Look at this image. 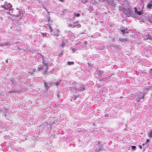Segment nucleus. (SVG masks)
Instances as JSON below:
<instances>
[{
  "label": "nucleus",
  "mask_w": 152,
  "mask_h": 152,
  "mask_svg": "<svg viewBox=\"0 0 152 152\" xmlns=\"http://www.w3.org/2000/svg\"><path fill=\"white\" fill-rule=\"evenodd\" d=\"M38 54L42 56L43 60L42 65H39L38 66V71H43L44 74H45L48 71L47 69L53 65V63L50 61H47L45 59V58L43 56L39 53Z\"/></svg>",
  "instance_id": "obj_1"
},
{
  "label": "nucleus",
  "mask_w": 152,
  "mask_h": 152,
  "mask_svg": "<svg viewBox=\"0 0 152 152\" xmlns=\"http://www.w3.org/2000/svg\"><path fill=\"white\" fill-rule=\"evenodd\" d=\"M12 13V15L15 16L17 19H20L22 18L23 15V11L22 10L16 8L13 10H12L11 12V14Z\"/></svg>",
  "instance_id": "obj_2"
},
{
  "label": "nucleus",
  "mask_w": 152,
  "mask_h": 152,
  "mask_svg": "<svg viewBox=\"0 0 152 152\" xmlns=\"http://www.w3.org/2000/svg\"><path fill=\"white\" fill-rule=\"evenodd\" d=\"M1 6L6 10H8L7 12L9 14H11V12L12 11L13 9H11V8L12 7V5L10 3H7L6 2L4 3V5H2Z\"/></svg>",
  "instance_id": "obj_3"
},
{
  "label": "nucleus",
  "mask_w": 152,
  "mask_h": 152,
  "mask_svg": "<svg viewBox=\"0 0 152 152\" xmlns=\"http://www.w3.org/2000/svg\"><path fill=\"white\" fill-rule=\"evenodd\" d=\"M146 93L145 92H140L135 95V97L136 98L135 101L138 102H139L140 100L141 99H143L144 96L146 95Z\"/></svg>",
  "instance_id": "obj_4"
},
{
  "label": "nucleus",
  "mask_w": 152,
  "mask_h": 152,
  "mask_svg": "<svg viewBox=\"0 0 152 152\" xmlns=\"http://www.w3.org/2000/svg\"><path fill=\"white\" fill-rule=\"evenodd\" d=\"M124 12L127 17L132 16V11L130 8H124L122 9Z\"/></svg>",
  "instance_id": "obj_5"
},
{
  "label": "nucleus",
  "mask_w": 152,
  "mask_h": 152,
  "mask_svg": "<svg viewBox=\"0 0 152 152\" xmlns=\"http://www.w3.org/2000/svg\"><path fill=\"white\" fill-rule=\"evenodd\" d=\"M77 84H76L75 82H73L70 85L69 88L71 91L74 92H76L77 90Z\"/></svg>",
  "instance_id": "obj_6"
},
{
  "label": "nucleus",
  "mask_w": 152,
  "mask_h": 152,
  "mask_svg": "<svg viewBox=\"0 0 152 152\" xmlns=\"http://www.w3.org/2000/svg\"><path fill=\"white\" fill-rule=\"evenodd\" d=\"M77 45L79 49H82L86 47V42H83L78 43Z\"/></svg>",
  "instance_id": "obj_7"
},
{
  "label": "nucleus",
  "mask_w": 152,
  "mask_h": 152,
  "mask_svg": "<svg viewBox=\"0 0 152 152\" xmlns=\"http://www.w3.org/2000/svg\"><path fill=\"white\" fill-rule=\"evenodd\" d=\"M60 34V32L59 30L57 29H55L53 30V35L54 36H56V40H57L58 38H57L59 36Z\"/></svg>",
  "instance_id": "obj_8"
},
{
  "label": "nucleus",
  "mask_w": 152,
  "mask_h": 152,
  "mask_svg": "<svg viewBox=\"0 0 152 152\" xmlns=\"http://www.w3.org/2000/svg\"><path fill=\"white\" fill-rule=\"evenodd\" d=\"M142 37L145 39H150L152 40V37L149 34H144L142 35Z\"/></svg>",
  "instance_id": "obj_9"
},
{
  "label": "nucleus",
  "mask_w": 152,
  "mask_h": 152,
  "mask_svg": "<svg viewBox=\"0 0 152 152\" xmlns=\"http://www.w3.org/2000/svg\"><path fill=\"white\" fill-rule=\"evenodd\" d=\"M98 147L99 148H96L95 150L96 152H100L105 150V149L103 148V145H100Z\"/></svg>",
  "instance_id": "obj_10"
},
{
  "label": "nucleus",
  "mask_w": 152,
  "mask_h": 152,
  "mask_svg": "<svg viewBox=\"0 0 152 152\" xmlns=\"http://www.w3.org/2000/svg\"><path fill=\"white\" fill-rule=\"evenodd\" d=\"M77 91H83L85 89V86L83 84H79L78 87L77 86Z\"/></svg>",
  "instance_id": "obj_11"
},
{
  "label": "nucleus",
  "mask_w": 152,
  "mask_h": 152,
  "mask_svg": "<svg viewBox=\"0 0 152 152\" xmlns=\"http://www.w3.org/2000/svg\"><path fill=\"white\" fill-rule=\"evenodd\" d=\"M44 83L45 88L47 90L50 88L51 85H53V83H48L47 82H45Z\"/></svg>",
  "instance_id": "obj_12"
},
{
  "label": "nucleus",
  "mask_w": 152,
  "mask_h": 152,
  "mask_svg": "<svg viewBox=\"0 0 152 152\" xmlns=\"http://www.w3.org/2000/svg\"><path fill=\"white\" fill-rule=\"evenodd\" d=\"M73 27H80L81 26V25L78 23V22H73Z\"/></svg>",
  "instance_id": "obj_13"
},
{
  "label": "nucleus",
  "mask_w": 152,
  "mask_h": 152,
  "mask_svg": "<svg viewBox=\"0 0 152 152\" xmlns=\"http://www.w3.org/2000/svg\"><path fill=\"white\" fill-rule=\"evenodd\" d=\"M134 12L139 15H141L143 13L142 10L139 11L136 8H134Z\"/></svg>",
  "instance_id": "obj_14"
},
{
  "label": "nucleus",
  "mask_w": 152,
  "mask_h": 152,
  "mask_svg": "<svg viewBox=\"0 0 152 152\" xmlns=\"http://www.w3.org/2000/svg\"><path fill=\"white\" fill-rule=\"evenodd\" d=\"M41 35L43 37H49L50 35L49 34L47 33H41Z\"/></svg>",
  "instance_id": "obj_15"
},
{
  "label": "nucleus",
  "mask_w": 152,
  "mask_h": 152,
  "mask_svg": "<svg viewBox=\"0 0 152 152\" xmlns=\"http://www.w3.org/2000/svg\"><path fill=\"white\" fill-rule=\"evenodd\" d=\"M152 4H151V0L147 4L146 7L148 9H151L152 8Z\"/></svg>",
  "instance_id": "obj_16"
},
{
  "label": "nucleus",
  "mask_w": 152,
  "mask_h": 152,
  "mask_svg": "<svg viewBox=\"0 0 152 152\" xmlns=\"http://www.w3.org/2000/svg\"><path fill=\"white\" fill-rule=\"evenodd\" d=\"M121 32L123 33L124 35L126 33H127L128 32H127V28H124L120 30Z\"/></svg>",
  "instance_id": "obj_17"
},
{
  "label": "nucleus",
  "mask_w": 152,
  "mask_h": 152,
  "mask_svg": "<svg viewBox=\"0 0 152 152\" xmlns=\"http://www.w3.org/2000/svg\"><path fill=\"white\" fill-rule=\"evenodd\" d=\"M10 81L11 82V85H14V86H15V85L16 84V82H15V80H14V79H11L10 80Z\"/></svg>",
  "instance_id": "obj_18"
},
{
  "label": "nucleus",
  "mask_w": 152,
  "mask_h": 152,
  "mask_svg": "<svg viewBox=\"0 0 152 152\" xmlns=\"http://www.w3.org/2000/svg\"><path fill=\"white\" fill-rule=\"evenodd\" d=\"M122 42H125L127 41V39L126 38L119 39L118 40Z\"/></svg>",
  "instance_id": "obj_19"
},
{
  "label": "nucleus",
  "mask_w": 152,
  "mask_h": 152,
  "mask_svg": "<svg viewBox=\"0 0 152 152\" xmlns=\"http://www.w3.org/2000/svg\"><path fill=\"white\" fill-rule=\"evenodd\" d=\"M103 71H99L97 72V74L99 76H101L103 73Z\"/></svg>",
  "instance_id": "obj_20"
},
{
  "label": "nucleus",
  "mask_w": 152,
  "mask_h": 152,
  "mask_svg": "<svg viewBox=\"0 0 152 152\" xmlns=\"http://www.w3.org/2000/svg\"><path fill=\"white\" fill-rule=\"evenodd\" d=\"M0 129H2V130L5 131L6 129V128L3 126L0 123Z\"/></svg>",
  "instance_id": "obj_21"
},
{
  "label": "nucleus",
  "mask_w": 152,
  "mask_h": 152,
  "mask_svg": "<svg viewBox=\"0 0 152 152\" xmlns=\"http://www.w3.org/2000/svg\"><path fill=\"white\" fill-rule=\"evenodd\" d=\"M148 137H152V129H151V130L149 132L148 134Z\"/></svg>",
  "instance_id": "obj_22"
},
{
  "label": "nucleus",
  "mask_w": 152,
  "mask_h": 152,
  "mask_svg": "<svg viewBox=\"0 0 152 152\" xmlns=\"http://www.w3.org/2000/svg\"><path fill=\"white\" fill-rule=\"evenodd\" d=\"M18 90H13V91H10L8 92V93H18Z\"/></svg>",
  "instance_id": "obj_23"
},
{
  "label": "nucleus",
  "mask_w": 152,
  "mask_h": 152,
  "mask_svg": "<svg viewBox=\"0 0 152 152\" xmlns=\"http://www.w3.org/2000/svg\"><path fill=\"white\" fill-rule=\"evenodd\" d=\"M9 42H5L3 43H1L0 45L1 46H5L8 44Z\"/></svg>",
  "instance_id": "obj_24"
},
{
  "label": "nucleus",
  "mask_w": 152,
  "mask_h": 152,
  "mask_svg": "<svg viewBox=\"0 0 152 152\" xmlns=\"http://www.w3.org/2000/svg\"><path fill=\"white\" fill-rule=\"evenodd\" d=\"M74 62L73 61H68L67 62V64L68 65H73L74 64Z\"/></svg>",
  "instance_id": "obj_25"
},
{
  "label": "nucleus",
  "mask_w": 152,
  "mask_h": 152,
  "mask_svg": "<svg viewBox=\"0 0 152 152\" xmlns=\"http://www.w3.org/2000/svg\"><path fill=\"white\" fill-rule=\"evenodd\" d=\"M148 19V21L152 23V17H151V16L149 17Z\"/></svg>",
  "instance_id": "obj_26"
},
{
  "label": "nucleus",
  "mask_w": 152,
  "mask_h": 152,
  "mask_svg": "<svg viewBox=\"0 0 152 152\" xmlns=\"http://www.w3.org/2000/svg\"><path fill=\"white\" fill-rule=\"evenodd\" d=\"M106 48L105 46H102L101 47L99 48H98V50H104V49H105Z\"/></svg>",
  "instance_id": "obj_27"
},
{
  "label": "nucleus",
  "mask_w": 152,
  "mask_h": 152,
  "mask_svg": "<svg viewBox=\"0 0 152 152\" xmlns=\"http://www.w3.org/2000/svg\"><path fill=\"white\" fill-rule=\"evenodd\" d=\"M61 80H60L57 81L55 83V85L57 86L59 84L61 83Z\"/></svg>",
  "instance_id": "obj_28"
},
{
  "label": "nucleus",
  "mask_w": 152,
  "mask_h": 152,
  "mask_svg": "<svg viewBox=\"0 0 152 152\" xmlns=\"http://www.w3.org/2000/svg\"><path fill=\"white\" fill-rule=\"evenodd\" d=\"M73 22L71 23L68 24V26L69 27H71L73 28Z\"/></svg>",
  "instance_id": "obj_29"
},
{
  "label": "nucleus",
  "mask_w": 152,
  "mask_h": 152,
  "mask_svg": "<svg viewBox=\"0 0 152 152\" xmlns=\"http://www.w3.org/2000/svg\"><path fill=\"white\" fill-rule=\"evenodd\" d=\"M80 14H79V13H76L75 15V16L77 17H79L80 16Z\"/></svg>",
  "instance_id": "obj_30"
},
{
  "label": "nucleus",
  "mask_w": 152,
  "mask_h": 152,
  "mask_svg": "<svg viewBox=\"0 0 152 152\" xmlns=\"http://www.w3.org/2000/svg\"><path fill=\"white\" fill-rule=\"evenodd\" d=\"M71 49L72 50V52L73 53H74L75 51L77 50V49H76L74 48H72Z\"/></svg>",
  "instance_id": "obj_31"
},
{
  "label": "nucleus",
  "mask_w": 152,
  "mask_h": 152,
  "mask_svg": "<svg viewBox=\"0 0 152 152\" xmlns=\"http://www.w3.org/2000/svg\"><path fill=\"white\" fill-rule=\"evenodd\" d=\"M131 147H132V148L133 150H134L136 148V146H131Z\"/></svg>",
  "instance_id": "obj_32"
},
{
  "label": "nucleus",
  "mask_w": 152,
  "mask_h": 152,
  "mask_svg": "<svg viewBox=\"0 0 152 152\" xmlns=\"http://www.w3.org/2000/svg\"><path fill=\"white\" fill-rule=\"evenodd\" d=\"M112 47H115L116 48H118V45H111V46Z\"/></svg>",
  "instance_id": "obj_33"
},
{
  "label": "nucleus",
  "mask_w": 152,
  "mask_h": 152,
  "mask_svg": "<svg viewBox=\"0 0 152 152\" xmlns=\"http://www.w3.org/2000/svg\"><path fill=\"white\" fill-rule=\"evenodd\" d=\"M112 47H115L116 48H118V45H111V46Z\"/></svg>",
  "instance_id": "obj_34"
},
{
  "label": "nucleus",
  "mask_w": 152,
  "mask_h": 152,
  "mask_svg": "<svg viewBox=\"0 0 152 152\" xmlns=\"http://www.w3.org/2000/svg\"><path fill=\"white\" fill-rule=\"evenodd\" d=\"M77 96H73V99H74V100H75L76 99V98H77Z\"/></svg>",
  "instance_id": "obj_35"
},
{
  "label": "nucleus",
  "mask_w": 152,
  "mask_h": 152,
  "mask_svg": "<svg viewBox=\"0 0 152 152\" xmlns=\"http://www.w3.org/2000/svg\"><path fill=\"white\" fill-rule=\"evenodd\" d=\"M65 45V43H63L61 44L60 45L61 47H63Z\"/></svg>",
  "instance_id": "obj_36"
},
{
  "label": "nucleus",
  "mask_w": 152,
  "mask_h": 152,
  "mask_svg": "<svg viewBox=\"0 0 152 152\" xmlns=\"http://www.w3.org/2000/svg\"><path fill=\"white\" fill-rule=\"evenodd\" d=\"M63 53L62 51H61V53H60L59 54V55H58V56H61L62 55H63Z\"/></svg>",
  "instance_id": "obj_37"
},
{
  "label": "nucleus",
  "mask_w": 152,
  "mask_h": 152,
  "mask_svg": "<svg viewBox=\"0 0 152 152\" xmlns=\"http://www.w3.org/2000/svg\"><path fill=\"white\" fill-rule=\"evenodd\" d=\"M150 88H149V87H148V88L146 87L145 88V90H146L147 91H148Z\"/></svg>",
  "instance_id": "obj_38"
},
{
  "label": "nucleus",
  "mask_w": 152,
  "mask_h": 152,
  "mask_svg": "<svg viewBox=\"0 0 152 152\" xmlns=\"http://www.w3.org/2000/svg\"><path fill=\"white\" fill-rule=\"evenodd\" d=\"M92 10V8H91V7H89V9H88V10L89 11H91V10Z\"/></svg>",
  "instance_id": "obj_39"
},
{
  "label": "nucleus",
  "mask_w": 152,
  "mask_h": 152,
  "mask_svg": "<svg viewBox=\"0 0 152 152\" xmlns=\"http://www.w3.org/2000/svg\"><path fill=\"white\" fill-rule=\"evenodd\" d=\"M50 31L51 33H52V32L53 33V30L52 28H51V29L50 30Z\"/></svg>",
  "instance_id": "obj_40"
},
{
  "label": "nucleus",
  "mask_w": 152,
  "mask_h": 152,
  "mask_svg": "<svg viewBox=\"0 0 152 152\" xmlns=\"http://www.w3.org/2000/svg\"><path fill=\"white\" fill-rule=\"evenodd\" d=\"M101 143V141H99V142L97 144V145H101L100 144Z\"/></svg>",
  "instance_id": "obj_41"
},
{
  "label": "nucleus",
  "mask_w": 152,
  "mask_h": 152,
  "mask_svg": "<svg viewBox=\"0 0 152 152\" xmlns=\"http://www.w3.org/2000/svg\"><path fill=\"white\" fill-rule=\"evenodd\" d=\"M139 148H140V149H141L142 148V145H139Z\"/></svg>",
  "instance_id": "obj_42"
},
{
  "label": "nucleus",
  "mask_w": 152,
  "mask_h": 152,
  "mask_svg": "<svg viewBox=\"0 0 152 152\" xmlns=\"http://www.w3.org/2000/svg\"><path fill=\"white\" fill-rule=\"evenodd\" d=\"M149 73H152V68L150 69V71Z\"/></svg>",
  "instance_id": "obj_43"
},
{
  "label": "nucleus",
  "mask_w": 152,
  "mask_h": 152,
  "mask_svg": "<svg viewBox=\"0 0 152 152\" xmlns=\"http://www.w3.org/2000/svg\"><path fill=\"white\" fill-rule=\"evenodd\" d=\"M109 115L108 114H105V117H108V116Z\"/></svg>",
  "instance_id": "obj_44"
},
{
  "label": "nucleus",
  "mask_w": 152,
  "mask_h": 152,
  "mask_svg": "<svg viewBox=\"0 0 152 152\" xmlns=\"http://www.w3.org/2000/svg\"><path fill=\"white\" fill-rule=\"evenodd\" d=\"M49 29H50V30L51 28H52L51 26L50 25H49Z\"/></svg>",
  "instance_id": "obj_45"
},
{
  "label": "nucleus",
  "mask_w": 152,
  "mask_h": 152,
  "mask_svg": "<svg viewBox=\"0 0 152 152\" xmlns=\"http://www.w3.org/2000/svg\"><path fill=\"white\" fill-rule=\"evenodd\" d=\"M87 2V1L86 0L85 1H84V2H83V1H82V2L83 4H85V2Z\"/></svg>",
  "instance_id": "obj_46"
},
{
  "label": "nucleus",
  "mask_w": 152,
  "mask_h": 152,
  "mask_svg": "<svg viewBox=\"0 0 152 152\" xmlns=\"http://www.w3.org/2000/svg\"><path fill=\"white\" fill-rule=\"evenodd\" d=\"M149 139H147L146 140V142H149Z\"/></svg>",
  "instance_id": "obj_47"
},
{
  "label": "nucleus",
  "mask_w": 152,
  "mask_h": 152,
  "mask_svg": "<svg viewBox=\"0 0 152 152\" xmlns=\"http://www.w3.org/2000/svg\"><path fill=\"white\" fill-rule=\"evenodd\" d=\"M99 1H103V2H104V1H105V0H99Z\"/></svg>",
  "instance_id": "obj_48"
},
{
  "label": "nucleus",
  "mask_w": 152,
  "mask_h": 152,
  "mask_svg": "<svg viewBox=\"0 0 152 152\" xmlns=\"http://www.w3.org/2000/svg\"><path fill=\"white\" fill-rule=\"evenodd\" d=\"M59 1L61 2H63V0H59Z\"/></svg>",
  "instance_id": "obj_49"
},
{
  "label": "nucleus",
  "mask_w": 152,
  "mask_h": 152,
  "mask_svg": "<svg viewBox=\"0 0 152 152\" xmlns=\"http://www.w3.org/2000/svg\"><path fill=\"white\" fill-rule=\"evenodd\" d=\"M5 62L6 63H8V59Z\"/></svg>",
  "instance_id": "obj_50"
},
{
  "label": "nucleus",
  "mask_w": 152,
  "mask_h": 152,
  "mask_svg": "<svg viewBox=\"0 0 152 152\" xmlns=\"http://www.w3.org/2000/svg\"><path fill=\"white\" fill-rule=\"evenodd\" d=\"M4 110H5V111L7 110V109L6 108H4ZM5 112L6 113V111H5Z\"/></svg>",
  "instance_id": "obj_51"
},
{
  "label": "nucleus",
  "mask_w": 152,
  "mask_h": 152,
  "mask_svg": "<svg viewBox=\"0 0 152 152\" xmlns=\"http://www.w3.org/2000/svg\"><path fill=\"white\" fill-rule=\"evenodd\" d=\"M92 125H93V126H95V124H92Z\"/></svg>",
  "instance_id": "obj_52"
},
{
  "label": "nucleus",
  "mask_w": 152,
  "mask_h": 152,
  "mask_svg": "<svg viewBox=\"0 0 152 152\" xmlns=\"http://www.w3.org/2000/svg\"><path fill=\"white\" fill-rule=\"evenodd\" d=\"M17 49H19V50H20V48H19L18 47Z\"/></svg>",
  "instance_id": "obj_53"
},
{
  "label": "nucleus",
  "mask_w": 152,
  "mask_h": 152,
  "mask_svg": "<svg viewBox=\"0 0 152 152\" xmlns=\"http://www.w3.org/2000/svg\"><path fill=\"white\" fill-rule=\"evenodd\" d=\"M103 78H102V79L101 80H102H102H103Z\"/></svg>",
  "instance_id": "obj_54"
},
{
  "label": "nucleus",
  "mask_w": 152,
  "mask_h": 152,
  "mask_svg": "<svg viewBox=\"0 0 152 152\" xmlns=\"http://www.w3.org/2000/svg\"><path fill=\"white\" fill-rule=\"evenodd\" d=\"M50 20H50V19H49L48 20V21L49 22Z\"/></svg>",
  "instance_id": "obj_55"
},
{
  "label": "nucleus",
  "mask_w": 152,
  "mask_h": 152,
  "mask_svg": "<svg viewBox=\"0 0 152 152\" xmlns=\"http://www.w3.org/2000/svg\"><path fill=\"white\" fill-rule=\"evenodd\" d=\"M57 96H58V97L59 96L58 94Z\"/></svg>",
  "instance_id": "obj_56"
},
{
  "label": "nucleus",
  "mask_w": 152,
  "mask_h": 152,
  "mask_svg": "<svg viewBox=\"0 0 152 152\" xmlns=\"http://www.w3.org/2000/svg\"><path fill=\"white\" fill-rule=\"evenodd\" d=\"M144 144H142V145H144Z\"/></svg>",
  "instance_id": "obj_57"
},
{
  "label": "nucleus",
  "mask_w": 152,
  "mask_h": 152,
  "mask_svg": "<svg viewBox=\"0 0 152 152\" xmlns=\"http://www.w3.org/2000/svg\"><path fill=\"white\" fill-rule=\"evenodd\" d=\"M114 39H113V41H114Z\"/></svg>",
  "instance_id": "obj_58"
},
{
  "label": "nucleus",
  "mask_w": 152,
  "mask_h": 152,
  "mask_svg": "<svg viewBox=\"0 0 152 152\" xmlns=\"http://www.w3.org/2000/svg\"><path fill=\"white\" fill-rule=\"evenodd\" d=\"M151 4H152V0H151Z\"/></svg>",
  "instance_id": "obj_59"
},
{
  "label": "nucleus",
  "mask_w": 152,
  "mask_h": 152,
  "mask_svg": "<svg viewBox=\"0 0 152 152\" xmlns=\"http://www.w3.org/2000/svg\"><path fill=\"white\" fill-rule=\"evenodd\" d=\"M119 1V0H118V1Z\"/></svg>",
  "instance_id": "obj_60"
}]
</instances>
